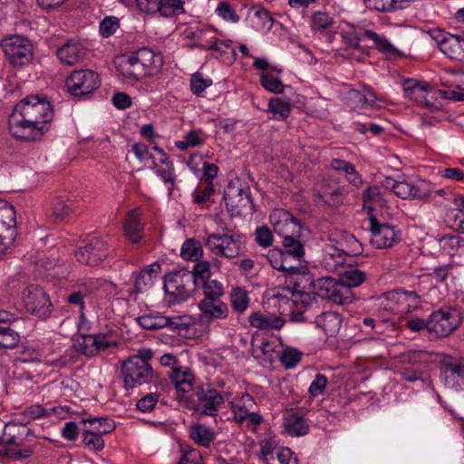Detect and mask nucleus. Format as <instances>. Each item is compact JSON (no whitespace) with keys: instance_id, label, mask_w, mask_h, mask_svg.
<instances>
[{"instance_id":"nucleus-1","label":"nucleus","mask_w":464,"mask_h":464,"mask_svg":"<svg viewBox=\"0 0 464 464\" xmlns=\"http://www.w3.org/2000/svg\"><path fill=\"white\" fill-rule=\"evenodd\" d=\"M54 111L44 94H29L15 104L8 119L10 134L20 141L35 142L50 130Z\"/></svg>"},{"instance_id":"nucleus-2","label":"nucleus","mask_w":464,"mask_h":464,"mask_svg":"<svg viewBox=\"0 0 464 464\" xmlns=\"http://www.w3.org/2000/svg\"><path fill=\"white\" fill-rule=\"evenodd\" d=\"M163 65V58L149 47H141L125 55L117 66V71L124 78L140 81L156 74Z\"/></svg>"},{"instance_id":"nucleus-3","label":"nucleus","mask_w":464,"mask_h":464,"mask_svg":"<svg viewBox=\"0 0 464 464\" xmlns=\"http://www.w3.org/2000/svg\"><path fill=\"white\" fill-rule=\"evenodd\" d=\"M224 403V397L218 390L199 384L186 397L182 406L191 411L192 416L200 419L203 416L216 417Z\"/></svg>"},{"instance_id":"nucleus-4","label":"nucleus","mask_w":464,"mask_h":464,"mask_svg":"<svg viewBox=\"0 0 464 464\" xmlns=\"http://www.w3.org/2000/svg\"><path fill=\"white\" fill-rule=\"evenodd\" d=\"M196 287L193 276L186 268L172 270L164 276L163 288L171 304L186 302Z\"/></svg>"},{"instance_id":"nucleus-5","label":"nucleus","mask_w":464,"mask_h":464,"mask_svg":"<svg viewBox=\"0 0 464 464\" xmlns=\"http://www.w3.org/2000/svg\"><path fill=\"white\" fill-rule=\"evenodd\" d=\"M460 311L454 306H443L430 314V338L442 339L453 334L461 324Z\"/></svg>"},{"instance_id":"nucleus-6","label":"nucleus","mask_w":464,"mask_h":464,"mask_svg":"<svg viewBox=\"0 0 464 464\" xmlns=\"http://www.w3.org/2000/svg\"><path fill=\"white\" fill-rule=\"evenodd\" d=\"M0 47L6 60L14 67L22 68L33 61L34 45L26 37L12 34L1 40Z\"/></svg>"},{"instance_id":"nucleus-7","label":"nucleus","mask_w":464,"mask_h":464,"mask_svg":"<svg viewBox=\"0 0 464 464\" xmlns=\"http://www.w3.org/2000/svg\"><path fill=\"white\" fill-rule=\"evenodd\" d=\"M244 242L245 237L241 233H229L226 227L223 234H210L205 245L213 254L231 259L241 254Z\"/></svg>"},{"instance_id":"nucleus-8","label":"nucleus","mask_w":464,"mask_h":464,"mask_svg":"<svg viewBox=\"0 0 464 464\" xmlns=\"http://www.w3.org/2000/svg\"><path fill=\"white\" fill-rule=\"evenodd\" d=\"M121 373L123 382V388L126 391L141 386L142 384L154 383L156 386L163 387L161 382H157V376L155 375L151 365L140 364L137 361L125 360L121 363Z\"/></svg>"},{"instance_id":"nucleus-9","label":"nucleus","mask_w":464,"mask_h":464,"mask_svg":"<svg viewBox=\"0 0 464 464\" xmlns=\"http://www.w3.org/2000/svg\"><path fill=\"white\" fill-rule=\"evenodd\" d=\"M31 430L23 426L22 430L18 433L7 437L5 432L0 438V457H5L12 460H24L33 455L36 445L25 444L23 435H30Z\"/></svg>"},{"instance_id":"nucleus-10","label":"nucleus","mask_w":464,"mask_h":464,"mask_svg":"<svg viewBox=\"0 0 464 464\" xmlns=\"http://www.w3.org/2000/svg\"><path fill=\"white\" fill-rule=\"evenodd\" d=\"M274 231L282 240L293 237H303L304 227L300 220L292 213L284 209L276 208L269 216Z\"/></svg>"},{"instance_id":"nucleus-11","label":"nucleus","mask_w":464,"mask_h":464,"mask_svg":"<svg viewBox=\"0 0 464 464\" xmlns=\"http://www.w3.org/2000/svg\"><path fill=\"white\" fill-rule=\"evenodd\" d=\"M314 295L328 299L336 304H351L353 300V294L348 287H344L339 283V280L330 276L316 279Z\"/></svg>"},{"instance_id":"nucleus-12","label":"nucleus","mask_w":464,"mask_h":464,"mask_svg":"<svg viewBox=\"0 0 464 464\" xmlns=\"http://www.w3.org/2000/svg\"><path fill=\"white\" fill-rule=\"evenodd\" d=\"M65 83L72 95L83 96L97 90L101 85V79L92 70H75L67 77Z\"/></svg>"},{"instance_id":"nucleus-13","label":"nucleus","mask_w":464,"mask_h":464,"mask_svg":"<svg viewBox=\"0 0 464 464\" xmlns=\"http://www.w3.org/2000/svg\"><path fill=\"white\" fill-rule=\"evenodd\" d=\"M23 300L27 312L39 318H46L52 312L50 298L39 285H28L24 291Z\"/></svg>"},{"instance_id":"nucleus-14","label":"nucleus","mask_w":464,"mask_h":464,"mask_svg":"<svg viewBox=\"0 0 464 464\" xmlns=\"http://www.w3.org/2000/svg\"><path fill=\"white\" fill-rule=\"evenodd\" d=\"M227 210L235 216H241L254 208L253 198L249 187L236 188L228 186L223 195Z\"/></svg>"},{"instance_id":"nucleus-15","label":"nucleus","mask_w":464,"mask_h":464,"mask_svg":"<svg viewBox=\"0 0 464 464\" xmlns=\"http://www.w3.org/2000/svg\"><path fill=\"white\" fill-rule=\"evenodd\" d=\"M78 262L95 266L102 263L108 256V247L106 242L100 237H92L83 242L74 252Z\"/></svg>"},{"instance_id":"nucleus-16","label":"nucleus","mask_w":464,"mask_h":464,"mask_svg":"<svg viewBox=\"0 0 464 464\" xmlns=\"http://www.w3.org/2000/svg\"><path fill=\"white\" fill-rule=\"evenodd\" d=\"M88 54L89 50L80 40L75 38L68 39L55 50V55L59 62L66 66H75L82 63Z\"/></svg>"},{"instance_id":"nucleus-17","label":"nucleus","mask_w":464,"mask_h":464,"mask_svg":"<svg viewBox=\"0 0 464 464\" xmlns=\"http://www.w3.org/2000/svg\"><path fill=\"white\" fill-rule=\"evenodd\" d=\"M370 230L372 237L371 242L376 248L392 247L399 241L394 228L386 223H380L375 217L370 218Z\"/></svg>"},{"instance_id":"nucleus-18","label":"nucleus","mask_w":464,"mask_h":464,"mask_svg":"<svg viewBox=\"0 0 464 464\" xmlns=\"http://www.w3.org/2000/svg\"><path fill=\"white\" fill-rule=\"evenodd\" d=\"M169 379L176 389V399L181 405L186 397L189 396L194 392L195 387L198 385L195 383L194 374L189 369L181 371L180 368L175 367L169 373Z\"/></svg>"},{"instance_id":"nucleus-19","label":"nucleus","mask_w":464,"mask_h":464,"mask_svg":"<svg viewBox=\"0 0 464 464\" xmlns=\"http://www.w3.org/2000/svg\"><path fill=\"white\" fill-rule=\"evenodd\" d=\"M441 367L447 385L456 392L464 391V358H445Z\"/></svg>"},{"instance_id":"nucleus-20","label":"nucleus","mask_w":464,"mask_h":464,"mask_svg":"<svg viewBox=\"0 0 464 464\" xmlns=\"http://www.w3.org/2000/svg\"><path fill=\"white\" fill-rule=\"evenodd\" d=\"M92 294V286L89 284L82 283L72 287L71 291L65 297V301L74 306H78L81 310L79 321H80V328H82L87 322L84 309H85V302L84 300L90 297Z\"/></svg>"},{"instance_id":"nucleus-21","label":"nucleus","mask_w":464,"mask_h":464,"mask_svg":"<svg viewBox=\"0 0 464 464\" xmlns=\"http://www.w3.org/2000/svg\"><path fill=\"white\" fill-rule=\"evenodd\" d=\"M198 308L200 320L208 324L213 320L225 319L228 315V307L221 299L201 300Z\"/></svg>"},{"instance_id":"nucleus-22","label":"nucleus","mask_w":464,"mask_h":464,"mask_svg":"<svg viewBox=\"0 0 464 464\" xmlns=\"http://www.w3.org/2000/svg\"><path fill=\"white\" fill-rule=\"evenodd\" d=\"M319 306L314 305L311 300L297 299L293 301L290 320L295 323H314Z\"/></svg>"},{"instance_id":"nucleus-23","label":"nucleus","mask_w":464,"mask_h":464,"mask_svg":"<svg viewBox=\"0 0 464 464\" xmlns=\"http://www.w3.org/2000/svg\"><path fill=\"white\" fill-rule=\"evenodd\" d=\"M294 279V293L293 296L297 299L311 300V295L314 294L316 279L314 278L313 275L301 270L296 274Z\"/></svg>"},{"instance_id":"nucleus-24","label":"nucleus","mask_w":464,"mask_h":464,"mask_svg":"<svg viewBox=\"0 0 464 464\" xmlns=\"http://www.w3.org/2000/svg\"><path fill=\"white\" fill-rule=\"evenodd\" d=\"M13 319V314L0 312V348L13 349L20 341L18 333L7 324Z\"/></svg>"},{"instance_id":"nucleus-25","label":"nucleus","mask_w":464,"mask_h":464,"mask_svg":"<svg viewBox=\"0 0 464 464\" xmlns=\"http://www.w3.org/2000/svg\"><path fill=\"white\" fill-rule=\"evenodd\" d=\"M358 264L353 258V261L347 263V266L338 274L339 283L344 287L351 288L361 285L366 280V273L360 270Z\"/></svg>"},{"instance_id":"nucleus-26","label":"nucleus","mask_w":464,"mask_h":464,"mask_svg":"<svg viewBox=\"0 0 464 464\" xmlns=\"http://www.w3.org/2000/svg\"><path fill=\"white\" fill-rule=\"evenodd\" d=\"M333 240L335 242L334 247L348 257L354 258L362 253V245L356 239V237L348 233L341 232L337 234Z\"/></svg>"},{"instance_id":"nucleus-27","label":"nucleus","mask_w":464,"mask_h":464,"mask_svg":"<svg viewBox=\"0 0 464 464\" xmlns=\"http://www.w3.org/2000/svg\"><path fill=\"white\" fill-rule=\"evenodd\" d=\"M248 322L252 327L265 331L280 330L285 323L280 316L261 312H253Z\"/></svg>"},{"instance_id":"nucleus-28","label":"nucleus","mask_w":464,"mask_h":464,"mask_svg":"<svg viewBox=\"0 0 464 464\" xmlns=\"http://www.w3.org/2000/svg\"><path fill=\"white\" fill-rule=\"evenodd\" d=\"M353 261V257H348L338 251L334 245L326 246L323 263L327 270L333 271L337 275L343 271L347 263Z\"/></svg>"},{"instance_id":"nucleus-29","label":"nucleus","mask_w":464,"mask_h":464,"mask_svg":"<svg viewBox=\"0 0 464 464\" xmlns=\"http://www.w3.org/2000/svg\"><path fill=\"white\" fill-rule=\"evenodd\" d=\"M342 323L343 317L340 314L329 311L316 314L314 324L321 328L327 336H334L339 333Z\"/></svg>"},{"instance_id":"nucleus-30","label":"nucleus","mask_w":464,"mask_h":464,"mask_svg":"<svg viewBox=\"0 0 464 464\" xmlns=\"http://www.w3.org/2000/svg\"><path fill=\"white\" fill-rule=\"evenodd\" d=\"M441 52L452 60L464 59V32L450 34Z\"/></svg>"},{"instance_id":"nucleus-31","label":"nucleus","mask_w":464,"mask_h":464,"mask_svg":"<svg viewBox=\"0 0 464 464\" xmlns=\"http://www.w3.org/2000/svg\"><path fill=\"white\" fill-rule=\"evenodd\" d=\"M153 150L160 154H162V158L160 159V162L166 166V169H154L155 173L159 176L164 183H169L170 188H169V194L170 195L175 184V173H174V166L173 161L170 160L169 155L164 151L163 149L154 146Z\"/></svg>"},{"instance_id":"nucleus-32","label":"nucleus","mask_w":464,"mask_h":464,"mask_svg":"<svg viewBox=\"0 0 464 464\" xmlns=\"http://www.w3.org/2000/svg\"><path fill=\"white\" fill-rule=\"evenodd\" d=\"M124 234L133 244H137L142 239L143 225L136 210L129 212L124 223Z\"/></svg>"},{"instance_id":"nucleus-33","label":"nucleus","mask_w":464,"mask_h":464,"mask_svg":"<svg viewBox=\"0 0 464 464\" xmlns=\"http://www.w3.org/2000/svg\"><path fill=\"white\" fill-rule=\"evenodd\" d=\"M189 437L198 446L208 448L215 440L213 430L208 426L200 423L191 424L189 427Z\"/></svg>"},{"instance_id":"nucleus-34","label":"nucleus","mask_w":464,"mask_h":464,"mask_svg":"<svg viewBox=\"0 0 464 464\" xmlns=\"http://www.w3.org/2000/svg\"><path fill=\"white\" fill-rule=\"evenodd\" d=\"M402 366L425 367L429 360V354L423 351L411 350L401 353L397 356Z\"/></svg>"},{"instance_id":"nucleus-35","label":"nucleus","mask_w":464,"mask_h":464,"mask_svg":"<svg viewBox=\"0 0 464 464\" xmlns=\"http://www.w3.org/2000/svg\"><path fill=\"white\" fill-rule=\"evenodd\" d=\"M82 422L88 425L86 428L102 436L115 429L114 421L107 417L83 419Z\"/></svg>"},{"instance_id":"nucleus-36","label":"nucleus","mask_w":464,"mask_h":464,"mask_svg":"<svg viewBox=\"0 0 464 464\" xmlns=\"http://www.w3.org/2000/svg\"><path fill=\"white\" fill-rule=\"evenodd\" d=\"M282 246L286 256H292V258L298 263L302 261L305 254L302 237H289L286 240H282Z\"/></svg>"},{"instance_id":"nucleus-37","label":"nucleus","mask_w":464,"mask_h":464,"mask_svg":"<svg viewBox=\"0 0 464 464\" xmlns=\"http://www.w3.org/2000/svg\"><path fill=\"white\" fill-rule=\"evenodd\" d=\"M362 203L363 208L368 210V212L374 211L373 204H376L380 207H382L384 205V199L378 186H368L363 190Z\"/></svg>"},{"instance_id":"nucleus-38","label":"nucleus","mask_w":464,"mask_h":464,"mask_svg":"<svg viewBox=\"0 0 464 464\" xmlns=\"http://www.w3.org/2000/svg\"><path fill=\"white\" fill-rule=\"evenodd\" d=\"M75 208V203L72 200L58 197L53 201V217L58 221H63L73 213Z\"/></svg>"},{"instance_id":"nucleus-39","label":"nucleus","mask_w":464,"mask_h":464,"mask_svg":"<svg viewBox=\"0 0 464 464\" xmlns=\"http://www.w3.org/2000/svg\"><path fill=\"white\" fill-rule=\"evenodd\" d=\"M157 10L161 16L173 17L185 13L182 0H159Z\"/></svg>"},{"instance_id":"nucleus-40","label":"nucleus","mask_w":464,"mask_h":464,"mask_svg":"<svg viewBox=\"0 0 464 464\" xmlns=\"http://www.w3.org/2000/svg\"><path fill=\"white\" fill-rule=\"evenodd\" d=\"M291 105L279 98H271L268 102L267 112H272V119L276 121H285L291 113Z\"/></svg>"},{"instance_id":"nucleus-41","label":"nucleus","mask_w":464,"mask_h":464,"mask_svg":"<svg viewBox=\"0 0 464 464\" xmlns=\"http://www.w3.org/2000/svg\"><path fill=\"white\" fill-rule=\"evenodd\" d=\"M363 35L372 40L374 42L375 48L378 49L381 53L392 56H395L399 53V51L388 41V39L379 35L377 33L366 29L363 32Z\"/></svg>"},{"instance_id":"nucleus-42","label":"nucleus","mask_w":464,"mask_h":464,"mask_svg":"<svg viewBox=\"0 0 464 464\" xmlns=\"http://www.w3.org/2000/svg\"><path fill=\"white\" fill-rule=\"evenodd\" d=\"M181 256L193 262L198 261L203 255L201 243L194 238H188L181 246Z\"/></svg>"},{"instance_id":"nucleus-43","label":"nucleus","mask_w":464,"mask_h":464,"mask_svg":"<svg viewBox=\"0 0 464 464\" xmlns=\"http://www.w3.org/2000/svg\"><path fill=\"white\" fill-rule=\"evenodd\" d=\"M15 228L7 225L5 221L0 220V259L5 255L15 238Z\"/></svg>"},{"instance_id":"nucleus-44","label":"nucleus","mask_w":464,"mask_h":464,"mask_svg":"<svg viewBox=\"0 0 464 464\" xmlns=\"http://www.w3.org/2000/svg\"><path fill=\"white\" fill-rule=\"evenodd\" d=\"M286 430L289 434L299 437L308 433L309 426L302 416L292 414L287 420Z\"/></svg>"},{"instance_id":"nucleus-45","label":"nucleus","mask_w":464,"mask_h":464,"mask_svg":"<svg viewBox=\"0 0 464 464\" xmlns=\"http://www.w3.org/2000/svg\"><path fill=\"white\" fill-rule=\"evenodd\" d=\"M334 20L325 12L316 11L311 16V29L314 32H324L331 28Z\"/></svg>"},{"instance_id":"nucleus-46","label":"nucleus","mask_w":464,"mask_h":464,"mask_svg":"<svg viewBox=\"0 0 464 464\" xmlns=\"http://www.w3.org/2000/svg\"><path fill=\"white\" fill-rule=\"evenodd\" d=\"M387 325H392V321L389 319L382 320L380 318L365 317L362 321V327L368 334H382Z\"/></svg>"},{"instance_id":"nucleus-47","label":"nucleus","mask_w":464,"mask_h":464,"mask_svg":"<svg viewBox=\"0 0 464 464\" xmlns=\"http://www.w3.org/2000/svg\"><path fill=\"white\" fill-rule=\"evenodd\" d=\"M96 336V334L80 335L75 344L77 351L87 357L94 356Z\"/></svg>"},{"instance_id":"nucleus-48","label":"nucleus","mask_w":464,"mask_h":464,"mask_svg":"<svg viewBox=\"0 0 464 464\" xmlns=\"http://www.w3.org/2000/svg\"><path fill=\"white\" fill-rule=\"evenodd\" d=\"M431 184L425 179L411 182L410 199L424 200L431 194Z\"/></svg>"},{"instance_id":"nucleus-49","label":"nucleus","mask_w":464,"mask_h":464,"mask_svg":"<svg viewBox=\"0 0 464 464\" xmlns=\"http://www.w3.org/2000/svg\"><path fill=\"white\" fill-rule=\"evenodd\" d=\"M249 304L247 292L240 287L234 288L231 293V305L234 311L243 313Z\"/></svg>"},{"instance_id":"nucleus-50","label":"nucleus","mask_w":464,"mask_h":464,"mask_svg":"<svg viewBox=\"0 0 464 464\" xmlns=\"http://www.w3.org/2000/svg\"><path fill=\"white\" fill-rule=\"evenodd\" d=\"M82 444L90 450L100 451L103 450L105 442L102 436L93 432L88 428H84L82 431Z\"/></svg>"},{"instance_id":"nucleus-51","label":"nucleus","mask_w":464,"mask_h":464,"mask_svg":"<svg viewBox=\"0 0 464 464\" xmlns=\"http://www.w3.org/2000/svg\"><path fill=\"white\" fill-rule=\"evenodd\" d=\"M201 284L204 290L203 300L220 299V297L224 295L222 284L216 279L209 278Z\"/></svg>"},{"instance_id":"nucleus-52","label":"nucleus","mask_w":464,"mask_h":464,"mask_svg":"<svg viewBox=\"0 0 464 464\" xmlns=\"http://www.w3.org/2000/svg\"><path fill=\"white\" fill-rule=\"evenodd\" d=\"M303 353L296 348L287 347L282 351L279 359L286 369L295 368L302 360Z\"/></svg>"},{"instance_id":"nucleus-53","label":"nucleus","mask_w":464,"mask_h":464,"mask_svg":"<svg viewBox=\"0 0 464 464\" xmlns=\"http://www.w3.org/2000/svg\"><path fill=\"white\" fill-rule=\"evenodd\" d=\"M351 99L362 107H373L377 101V96L371 88L367 87L363 91H353L351 92Z\"/></svg>"},{"instance_id":"nucleus-54","label":"nucleus","mask_w":464,"mask_h":464,"mask_svg":"<svg viewBox=\"0 0 464 464\" xmlns=\"http://www.w3.org/2000/svg\"><path fill=\"white\" fill-rule=\"evenodd\" d=\"M189 273L193 276V283L198 286L199 282L203 283L210 278L211 272L209 263L207 261H198Z\"/></svg>"},{"instance_id":"nucleus-55","label":"nucleus","mask_w":464,"mask_h":464,"mask_svg":"<svg viewBox=\"0 0 464 464\" xmlns=\"http://www.w3.org/2000/svg\"><path fill=\"white\" fill-rule=\"evenodd\" d=\"M260 82L263 88L270 92L280 94L284 92L285 85L278 78H275L268 74H261Z\"/></svg>"},{"instance_id":"nucleus-56","label":"nucleus","mask_w":464,"mask_h":464,"mask_svg":"<svg viewBox=\"0 0 464 464\" xmlns=\"http://www.w3.org/2000/svg\"><path fill=\"white\" fill-rule=\"evenodd\" d=\"M190 327L188 316H172L169 318L168 329L177 334L187 333Z\"/></svg>"},{"instance_id":"nucleus-57","label":"nucleus","mask_w":464,"mask_h":464,"mask_svg":"<svg viewBox=\"0 0 464 464\" xmlns=\"http://www.w3.org/2000/svg\"><path fill=\"white\" fill-rule=\"evenodd\" d=\"M120 27V21L115 16H106L100 23V34L102 37H110Z\"/></svg>"},{"instance_id":"nucleus-58","label":"nucleus","mask_w":464,"mask_h":464,"mask_svg":"<svg viewBox=\"0 0 464 464\" xmlns=\"http://www.w3.org/2000/svg\"><path fill=\"white\" fill-rule=\"evenodd\" d=\"M327 384L328 380L326 376L322 373H316L309 386L308 392L311 397H318L324 392Z\"/></svg>"},{"instance_id":"nucleus-59","label":"nucleus","mask_w":464,"mask_h":464,"mask_svg":"<svg viewBox=\"0 0 464 464\" xmlns=\"http://www.w3.org/2000/svg\"><path fill=\"white\" fill-rule=\"evenodd\" d=\"M342 37V42L347 46L349 49L360 50V41L361 37L358 33L354 30V28H351L346 31H342L340 33Z\"/></svg>"},{"instance_id":"nucleus-60","label":"nucleus","mask_w":464,"mask_h":464,"mask_svg":"<svg viewBox=\"0 0 464 464\" xmlns=\"http://www.w3.org/2000/svg\"><path fill=\"white\" fill-rule=\"evenodd\" d=\"M399 374L405 382H413L423 380V371L421 368L418 367L401 366Z\"/></svg>"},{"instance_id":"nucleus-61","label":"nucleus","mask_w":464,"mask_h":464,"mask_svg":"<svg viewBox=\"0 0 464 464\" xmlns=\"http://www.w3.org/2000/svg\"><path fill=\"white\" fill-rule=\"evenodd\" d=\"M159 398L158 392H150L137 401V409L142 412L150 411L154 409Z\"/></svg>"},{"instance_id":"nucleus-62","label":"nucleus","mask_w":464,"mask_h":464,"mask_svg":"<svg viewBox=\"0 0 464 464\" xmlns=\"http://www.w3.org/2000/svg\"><path fill=\"white\" fill-rule=\"evenodd\" d=\"M133 153L140 161L151 160L150 169H154L157 167L154 156L149 152L148 146L142 143H134L131 148Z\"/></svg>"},{"instance_id":"nucleus-63","label":"nucleus","mask_w":464,"mask_h":464,"mask_svg":"<svg viewBox=\"0 0 464 464\" xmlns=\"http://www.w3.org/2000/svg\"><path fill=\"white\" fill-rule=\"evenodd\" d=\"M286 256L285 252L281 248H272L266 254L267 261L274 269L279 270L284 265V259Z\"/></svg>"},{"instance_id":"nucleus-64","label":"nucleus","mask_w":464,"mask_h":464,"mask_svg":"<svg viewBox=\"0 0 464 464\" xmlns=\"http://www.w3.org/2000/svg\"><path fill=\"white\" fill-rule=\"evenodd\" d=\"M212 84V80L204 79L198 74H194L190 81L192 92L197 96H201L204 91Z\"/></svg>"}]
</instances>
